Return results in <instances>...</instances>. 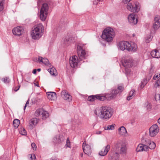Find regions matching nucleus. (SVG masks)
<instances>
[{
	"label": "nucleus",
	"mask_w": 160,
	"mask_h": 160,
	"mask_svg": "<svg viewBox=\"0 0 160 160\" xmlns=\"http://www.w3.org/2000/svg\"><path fill=\"white\" fill-rule=\"evenodd\" d=\"M98 112V116L101 119L107 120L112 117L113 111L110 107L103 106L100 108Z\"/></svg>",
	"instance_id": "f257e3e1"
},
{
	"label": "nucleus",
	"mask_w": 160,
	"mask_h": 160,
	"mask_svg": "<svg viewBox=\"0 0 160 160\" xmlns=\"http://www.w3.org/2000/svg\"><path fill=\"white\" fill-rule=\"evenodd\" d=\"M115 35L114 30L112 28L108 27L103 31L101 37L102 39L109 42L112 41Z\"/></svg>",
	"instance_id": "f03ea898"
},
{
	"label": "nucleus",
	"mask_w": 160,
	"mask_h": 160,
	"mask_svg": "<svg viewBox=\"0 0 160 160\" xmlns=\"http://www.w3.org/2000/svg\"><path fill=\"white\" fill-rule=\"evenodd\" d=\"M44 30V27L41 23L35 26L32 31L31 35L34 39H39L42 36Z\"/></svg>",
	"instance_id": "7ed1b4c3"
},
{
	"label": "nucleus",
	"mask_w": 160,
	"mask_h": 160,
	"mask_svg": "<svg viewBox=\"0 0 160 160\" xmlns=\"http://www.w3.org/2000/svg\"><path fill=\"white\" fill-rule=\"evenodd\" d=\"M124 89V87L122 86H118L116 89L112 90L110 93H107L105 96V99L106 98L108 100H110L116 97L117 95L122 92Z\"/></svg>",
	"instance_id": "20e7f679"
},
{
	"label": "nucleus",
	"mask_w": 160,
	"mask_h": 160,
	"mask_svg": "<svg viewBox=\"0 0 160 160\" xmlns=\"http://www.w3.org/2000/svg\"><path fill=\"white\" fill-rule=\"evenodd\" d=\"M48 7L46 3H43L41 8L40 12V18L42 21H44L48 13Z\"/></svg>",
	"instance_id": "39448f33"
},
{
	"label": "nucleus",
	"mask_w": 160,
	"mask_h": 160,
	"mask_svg": "<svg viewBox=\"0 0 160 160\" xmlns=\"http://www.w3.org/2000/svg\"><path fill=\"white\" fill-rule=\"evenodd\" d=\"M115 148L119 154H124L126 153L127 147L125 143L121 142H118L115 145Z\"/></svg>",
	"instance_id": "423d86ee"
},
{
	"label": "nucleus",
	"mask_w": 160,
	"mask_h": 160,
	"mask_svg": "<svg viewBox=\"0 0 160 160\" xmlns=\"http://www.w3.org/2000/svg\"><path fill=\"white\" fill-rule=\"evenodd\" d=\"M77 51L80 61H82L86 58L88 55L86 51L82 47L78 45L77 46Z\"/></svg>",
	"instance_id": "0eeeda50"
},
{
	"label": "nucleus",
	"mask_w": 160,
	"mask_h": 160,
	"mask_svg": "<svg viewBox=\"0 0 160 160\" xmlns=\"http://www.w3.org/2000/svg\"><path fill=\"white\" fill-rule=\"evenodd\" d=\"M128 9L133 12H138L140 10V7L138 2H136L133 5L129 4L127 5Z\"/></svg>",
	"instance_id": "6e6552de"
},
{
	"label": "nucleus",
	"mask_w": 160,
	"mask_h": 160,
	"mask_svg": "<svg viewBox=\"0 0 160 160\" xmlns=\"http://www.w3.org/2000/svg\"><path fill=\"white\" fill-rule=\"evenodd\" d=\"M79 62L78 57L76 55L70 58L69 63L71 67L73 68H77Z\"/></svg>",
	"instance_id": "1a4fd4ad"
},
{
	"label": "nucleus",
	"mask_w": 160,
	"mask_h": 160,
	"mask_svg": "<svg viewBox=\"0 0 160 160\" xmlns=\"http://www.w3.org/2000/svg\"><path fill=\"white\" fill-rule=\"evenodd\" d=\"M82 149L84 152L89 156L90 155L92 152V148L90 145L87 144L86 142L84 141L82 145Z\"/></svg>",
	"instance_id": "9d476101"
},
{
	"label": "nucleus",
	"mask_w": 160,
	"mask_h": 160,
	"mask_svg": "<svg viewBox=\"0 0 160 160\" xmlns=\"http://www.w3.org/2000/svg\"><path fill=\"white\" fill-rule=\"evenodd\" d=\"M159 129L158 125L155 124L152 125L149 128V135L152 137L156 136L159 132Z\"/></svg>",
	"instance_id": "9b49d317"
},
{
	"label": "nucleus",
	"mask_w": 160,
	"mask_h": 160,
	"mask_svg": "<svg viewBox=\"0 0 160 160\" xmlns=\"http://www.w3.org/2000/svg\"><path fill=\"white\" fill-rule=\"evenodd\" d=\"M119 155L116 151H112L109 154L108 160H119Z\"/></svg>",
	"instance_id": "f8f14e48"
},
{
	"label": "nucleus",
	"mask_w": 160,
	"mask_h": 160,
	"mask_svg": "<svg viewBox=\"0 0 160 160\" xmlns=\"http://www.w3.org/2000/svg\"><path fill=\"white\" fill-rule=\"evenodd\" d=\"M128 45V41H120L117 43V46L119 50L124 51L125 50H127Z\"/></svg>",
	"instance_id": "ddd939ff"
},
{
	"label": "nucleus",
	"mask_w": 160,
	"mask_h": 160,
	"mask_svg": "<svg viewBox=\"0 0 160 160\" xmlns=\"http://www.w3.org/2000/svg\"><path fill=\"white\" fill-rule=\"evenodd\" d=\"M97 99L101 101H103L105 100V97L103 96L100 95L90 96L88 97V100L89 101L93 102Z\"/></svg>",
	"instance_id": "4468645a"
},
{
	"label": "nucleus",
	"mask_w": 160,
	"mask_h": 160,
	"mask_svg": "<svg viewBox=\"0 0 160 160\" xmlns=\"http://www.w3.org/2000/svg\"><path fill=\"white\" fill-rule=\"evenodd\" d=\"M129 22L132 25L137 24L138 22V19L136 18L135 15L134 13L129 14L128 17Z\"/></svg>",
	"instance_id": "2eb2a0df"
},
{
	"label": "nucleus",
	"mask_w": 160,
	"mask_h": 160,
	"mask_svg": "<svg viewBox=\"0 0 160 160\" xmlns=\"http://www.w3.org/2000/svg\"><path fill=\"white\" fill-rule=\"evenodd\" d=\"M24 29L22 27L18 26L12 30L13 34L17 36H20L23 33Z\"/></svg>",
	"instance_id": "dca6fc26"
},
{
	"label": "nucleus",
	"mask_w": 160,
	"mask_h": 160,
	"mask_svg": "<svg viewBox=\"0 0 160 160\" xmlns=\"http://www.w3.org/2000/svg\"><path fill=\"white\" fill-rule=\"evenodd\" d=\"M128 45H127V50L129 52H135L136 51L137 47L134 43H129L128 42Z\"/></svg>",
	"instance_id": "f3484780"
},
{
	"label": "nucleus",
	"mask_w": 160,
	"mask_h": 160,
	"mask_svg": "<svg viewBox=\"0 0 160 160\" xmlns=\"http://www.w3.org/2000/svg\"><path fill=\"white\" fill-rule=\"evenodd\" d=\"M64 140V138L62 135H56L53 139V142L54 143L60 144Z\"/></svg>",
	"instance_id": "a211bd4d"
},
{
	"label": "nucleus",
	"mask_w": 160,
	"mask_h": 160,
	"mask_svg": "<svg viewBox=\"0 0 160 160\" xmlns=\"http://www.w3.org/2000/svg\"><path fill=\"white\" fill-rule=\"evenodd\" d=\"M131 59H126L122 60V65L126 68L132 67L133 65Z\"/></svg>",
	"instance_id": "6ab92c4d"
},
{
	"label": "nucleus",
	"mask_w": 160,
	"mask_h": 160,
	"mask_svg": "<svg viewBox=\"0 0 160 160\" xmlns=\"http://www.w3.org/2000/svg\"><path fill=\"white\" fill-rule=\"evenodd\" d=\"M62 98L64 100H67L69 102L72 101V97L66 90H63L61 93Z\"/></svg>",
	"instance_id": "aec40b11"
},
{
	"label": "nucleus",
	"mask_w": 160,
	"mask_h": 160,
	"mask_svg": "<svg viewBox=\"0 0 160 160\" xmlns=\"http://www.w3.org/2000/svg\"><path fill=\"white\" fill-rule=\"evenodd\" d=\"M148 150V146L146 144H139L136 148V150L137 152L141 151H147Z\"/></svg>",
	"instance_id": "412c9836"
},
{
	"label": "nucleus",
	"mask_w": 160,
	"mask_h": 160,
	"mask_svg": "<svg viewBox=\"0 0 160 160\" xmlns=\"http://www.w3.org/2000/svg\"><path fill=\"white\" fill-rule=\"evenodd\" d=\"M110 148V145H107L104 148L102 149L98 153V154L101 156H104L106 155Z\"/></svg>",
	"instance_id": "4be33fe9"
},
{
	"label": "nucleus",
	"mask_w": 160,
	"mask_h": 160,
	"mask_svg": "<svg viewBox=\"0 0 160 160\" xmlns=\"http://www.w3.org/2000/svg\"><path fill=\"white\" fill-rule=\"evenodd\" d=\"M47 98L50 100H54L57 98L56 94L55 92H47Z\"/></svg>",
	"instance_id": "5701e85b"
},
{
	"label": "nucleus",
	"mask_w": 160,
	"mask_h": 160,
	"mask_svg": "<svg viewBox=\"0 0 160 160\" xmlns=\"http://www.w3.org/2000/svg\"><path fill=\"white\" fill-rule=\"evenodd\" d=\"M38 123V120L36 118H34L31 119L29 122V127L31 129H32L33 126H35Z\"/></svg>",
	"instance_id": "b1692460"
},
{
	"label": "nucleus",
	"mask_w": 160,
	"mask_h": 160,
	"mask_svg": "<svg viewBox=\"0 0 160 160\" xmlns=\"http://www.w3.org/2000/svg\"><path fill=\"white\" fill-rule=\"evenodd\" d=\"M152 56L154 58H160V50L155 49L152 51L151 52Z\"/></svg>",
	"instance_id": "393cba45"
},
{
	"label": "nucleus",
	"mask_w": 160,
	"mask_h": 160,
	"mask_svg": "<svg viewBox=\"0 0 160 160\" xmlns=\"http://www.w3.org/2000/svg\"><path fill=\"white\" fill-rule=\"evenodd\" d=\"M145 141L147 142L145 144L148 146V149L150 148L151 149H153L155 148L156 144L154 142L152 141L151 142L149 139L146 140Z\"/></svg>",
	"instance_id": "a878e982"
},
{
	"label": "nucleus",
	"mask_w": 160,
	"mask_h": 160,
	"mask_svg": "<svg viewBox=\"0 0 160 160\" xmlns=\"http://www.w3.org/2000/svg\"><path fill=\"white\" fill-rule=\"evenodd\" d=\"M160 27V23L153 22L152 25V29L151 30L152 33H155L156 31Z\"/></svg>",
	"instance_id": "bb28decb"
},
{
	"label": "nucleus",
	"mask_w": 160,
	"mask_h": 160,
	"mask_svg": "<svg viewBox=\"0 0 160 160\" xmlns=\"http://www.w3.org/2000/svg\"><path fill=\"white\" fill-rule=\"evenodd\" d=\"M38 61H39V62H42L48 66L50 64L48 60L46 58H43L41 57H38Z\"/></svg>",
	"instance_id": "cd10ccee"
},
{
	"label": "nucleus",
	"mask_w": 160,
	"mask_h": 160,
	"mask_svg": "<svg viewBox=\"0 0 160 160\" xmlns=\"http://www.w3.org/2000/svg\"><path fill=\"white\" fill-rule=\"evenodd\" d=\"M119 133L120 135H124L127 133L125 128L123 126H121L118 128Z\"/></svg>",
	"instance_id": "c85d7f7f"
},
{
	"label": "nucleus",
	"mask_w": 160,
	"mask_h": 160,
	"mask_svg": "<svg viewBox=\"0 0 160 160\" xmlns=\"http://www.w3.org/2000/svg\"><path fill=\"white\" fill-rule=\"evenodd\" d=\"M48 71L51 75L53 76H55L57 75V71L54 67L48 69Z\"/></svg>",
	"instance_id": "c756f323"
},
{
	"label": "nucleus",
	"mask_w": 160,
	"mask_h": 160,
	"mask_svg": "<svg viewBox=\"0 0 160 160\" xmlns=\"http://www.w3.org/2000/svg\"><path fill=\"white\" fill-rule=\"evenodd\" d=\"M42 118L43 119H45L47 118H48L49 116V114L48 112L43 111L42 112Z\"/></svg>",
	"instance_id": "7c9ffc66"
},
{
	"label": "nucleus",
	"mask_w": 160,
	"mask_h": 160,
	"mask_svg": "<svg viewBox=\"0 0 160 160\" xmlns=\"http://www.w3.org/2000/svg\"><path fill=\"white\" fill-rule=\"evenodd\" d=\"M135 90H132L129 93V96L127 98L128 100H130L135 94Z\"/></svg>",
	"instance_id": "2f4dec72"
},
{
	"label": "nucleus",
	"mask_w": 160,
	"mask_h": 160,
	"mask_svg": "<svg viewBox=\"0 0 160 160\" xmlns=\"http://www.w3.org/2000/svg\"><path fill=\"white\" fill-rule=\"evenodd\" d=\"M20 123V121L18 119H15L13 122V124L14 127L17 128L19 126Z\"/></svg>",
	"instance_id": "473e14b6"
},
{
	"label": "nucleus",
	"mask_w": 160,
	"mask_h": 160,
	"mask_svg": "<svg viewBox=\"0 0 160 160\" xmlns=\"http://www.w3.org/2000/svg\"><path fill=\"white\" fill-rule=\"evenodd\" d=\"M148 82V81L147 79H144L142 81L140 84V88H143L147 84Z\"/></svg>",
	"instance_id": "72a5a7b5"
},
{
	"label": "nucleus",
	"mask_w": 160,
	"mask_h": 160,
	"mask_svg": "<svg viewBox=\"0 0 160 160\" xmlns=\"http://www.w3.org/2000/svg\"><path fill=\"white\" fill-rule=\"evenodd\" d=\"M153 22L160 23V17L158 15H156L154 18Z\"/></svg>",
	"instance_id": "f704fd0d"
},
{
	"label": "nucleus",
	"mask_w": 160,
	"mask_h": 160,
	"mask_svg": "<svg viewBox=\"0 0 160 160\" xmlns=\"http://www.w3.org/2000/svg\"><path fill=\"white\" fill-rule=\"evenodd\" d=\"M4 1L5 0H0V11H2L4 8Z\"/></svg>",
	"instance_id": "c9c22d12"
},
{
	"label": "nucleus",
	"mask_w": 160,
	"mask_h": 160,
	"mask_svg": "<svg viewBox=\"0 0 160 160\" xmlns=\"http://www.w3.org/2000/svg\"><path fill=\"white\" fill-rule=\"evenodd\" d=\"M65 147L66 148L68 147L71 148L70 142L68 138L66 141V143L65 146Z\"/></svg>",
	"instance_id": "e433bc0d"
},
{
	"label": "nucleus",
	"mask_w": 160,
	"mask_h": 160,
	"mask_svg": "<svg viewBox=\"0 0 160 160\" xmlns=\"http://www.w3.org/2000/svg\"><path fill=\"white\" fill-rule=\"evenodd\" d=\"M115 126V124H112L110 125H108L107 126V128H105V129L109 130H113L114 129Z\"/></svg>",
	"instance_id": "4c0bfd02"
},
{
	"label": "nucleus",
	"mask_w": 160,
	"mask_h": 160,
	"mask_svg": "<svg viewBox=\"0 0 160 160\" xmlns=\"http://www.w3.org/2000/svg\"><path fill=\"white\" fill-rule=\"evenodd\" d=\"M154 86L156 88L160 87V78L155 82Z\"/></svg>",
	"instance_id": "58836bf2"
},
{
	"label": "nucleus",
	"mask_w": 160,
	"mask_h": 160,
	"mask_svg": "<svg viewBox=\"0 0 160 160\" xmlns=\"http://www.w3.org/2000/svg\"><path fill=\"white\" fill-rule=\"evenodd\" d=\"M19 132L20 134L22 135H25L26 134V131L24 128H21L19 131Z\"/></svg>",
	"instance_id": "ea45409f"
},
{
	"label": "nucleus",
	"mask_w": 160,
	"mask_h": 160,
	"mask_svg": "<svg viewBox=\"0 0 160 160\" xmlns=\"http://www.w3.org/2000/svg\"><path fill=\"white\" fill-rule=\"evenodd\" d=\"M41 110L40 109H38L37 110L35 113V116L38 117L39 116L41 113L42 112Z\"/></svg>",
	"instance_id": "a19ab883"
},
{
	"label": "nucleus",
	"mask_w": 160,
	"mask_h": 160,
	"mask_svg": "<svg viewBox=\"0 0 160 160\" xmlns=\"http://www.w3.org/2000/svg\"><path fill=\"white\" fill-rule=\"evenodd\" d=\"M152 38L150 35H149L148 36L146 39V43H149L151 41Z\"/></svg>",
	"instance_id": "79ce46f5"
},
{
	"label": "nucleus",
	"mask_w": 160,
	"mask_h": 160,
	"mask_svg": "<svg viewBox=\"0 0 160 160\" xmlns=\"http://www.w3.org/2000/svg\"><path fill=\"white\" fill-rule=\"evenodd\" d=\"M3 81L6 83H8L10 82V79L9 78L6 77L3 79Z\"/></svg>",
	"instance_id": "37998d69"
},
{
	"label": "nucleus",
	"mask_w": 160,
	"mask_h": 160,
	"mask_svg": "<svg viewBox=\"0 0 160 160\" xmlns=\"http://www.w3.org/2000/svg\"><path fill=\"white\" fill-rule=\"evenodd\" d=\"M31 146L33 150H36L37 146L36 144L34 143H32L31 144Z\"/></svg>",
	"instance_id": "c03bdc74"
},
{
	"label": "nucleus",
	"mask_w": 160,
	"mask_h": 160,
	"mask_svg": "<svg viewBox=\"0 0 160 160\" xmlns=\"http://www.w3.org/2000/svg\"><path fill=\"white\" fill-rule=\"evenodd\" d=\"M30 158L32 160H36V156L34 154H31Z\"/></svg>",
	"instance_id": "a18cd8bd"
},
{
	"label": "nucleus",
	"mask_w": 160,
	"mask_h": 160,
	"mask_svg": "<svg viewBox=\"0 0 160 160\" xmlns=\"http://www.w3.org/2000/svg\"><path fill=\"white\" fill-rule=\"evenodd\" d=\"M146 108L148 110H149L151 108V106L149 104H148L146 106Z\"/></svg>",
	"instance_id": "49530a36"
},
{
	"label": "nucleus",
	"mask_w": 160,
	"mask_h": 160,
	"mask_svg": "<svg viewBox=\"0 0 160 160\" xmlns=\"http://www.w3.org/2000/svg\"><path fill=\"white\" fill-rule=\"evenodd\" d=\"M159 78V76L158 75H155L154 76V77H153V79L155 80L156 79V78Z\"/></svg>",
	"instance_id": "de8ad7c7"
},
{
	"label": "nucleus",
	"mask_w": 160,
	"mask_h": 160,
	"mask_svg": "<svg viewBox=\"0 0 160 160\" xmlns=\"http://www.w3.org/2000/svg\"><path fill=\"white\" fill-rule=\"evenodd\" d=\"M20 85H19L18 86V88H17L16 87L14 89V91H15V92H17V91L20 88Z\"/></svg>",
	"instance_id": "09e8293b"
},
{
	"label": "nucleus",
	"mask_w": 160,
	"mask_h": 160,
	"mask_svg": "<svg viewBox=\"0 0 160 160\" xmlns=\"http://www.w3.org/2000/svg\"><path fill=\"white\" fill-rule=\"evenodd\" d=\"M33 61L35 62H39V61H38V58H34L33 59Z\"/></svg>",
	"instance_id": "8fccbe9b"
},
{
	"label": "nucleus",
	"mask_w": 160,
	"mask_h": 160,
	"mask_svg": "<svg viewBox=\"0 0 160 160\" xmlns=\"http://www.w3.org/2000/svg\"><path fill=\"white\" fill-rule=\"evenodd\" d=\"M102 133V132L101 131H98L96 132V134H100Z\"/></svg>",
	"instance_id": "3c124183"
},
{
	"label": "nucleus",
	"mask_w": 160,
	"mask_h": 160,
	"mask_svg": "<svg viewBox=\"0 0 160 160\" xmlns=\"http://www.w3.org/2000/svg\"><path fill=\"white\" fill-rule=\"evenodd\" d=\"M37 70L36 69H34L33 70V73L34 74H35L36 73Z\"/></svg>",
	"instance_id": "603ef678"
},
{
	"label": "nucleus",
	"mask_w": 160,
	"mask_h": 160,
	"mask_svg": "<svg viewBox=\"0 0 160 160\" xmlns=\"http://www.w3.org/2000/svg\"><path fill=\"white\" fill-rule=\"evenodd\" d=\"M29 100H28L27 101L25 105H26V106H27L29 104Z\"/></svg>",
	"instance_id": "864d4df0"
},
{
	"label": "nucleus",
	"mask_w": 160,
	"mask_h": 160,
	"mask_svg": "<svg viewBox=\"0 0 160 160\" xmlns=\"http://www.w3.org/2000/svg\"><path fill=\"white\" fill-rule=\"evenodd\" d=\"M157 95H158L159 96V100L160 101V94H157L155 95V97L157 96Z\"/></svg>",
	"instance_id": "5fc2aeb1"
},
{
	"label": "nucleus",
	"mask_w": 160,
	"mask_h": 160,
	"mask_svg": "<svg viewBox=\"0 0 160 160\" xmlns=\"http://www.w3.org/2000/svg\"><path fill=\"white\" fill-rule=\"evenodd\" d=\"M98 113H97V111L96 110H95V111H94V113H95V114L96 115H97L98 116Z\"/></svg>",
	"instance_id": "6e6d98bb"
},
{
	"label": "nucleus",
	"mask_w": 160,
	"mask_h": 160,
	"mask_svg": "<svg viewBox=\"0 0 160 160\" xmlns=\"http://www.w3.org/2000/svg\"><path fill=\"white\" fill-rule=\"evenodd\" d=\"M158 122L160 124V118L158 120Z\"/></svg>",
	"instance_id": "4d7b16f0"
},
{
	"label": "nucleus",
	"mask_w": 160,
	"mask_h": 160,
	"mask_svg": "<svg viewBox=\"0 0 160 160\" xmlns=\"http://www.w3.org/2000/svg\"><path fill=\"white\" fill-rule=\"evenodd\" d=\"M50 160H56L55 158H51Z\"/></svg>",
	"instance_id": "13d9d810"
},
{
	"label": "nucleus",
	"mask_w": 160,
	"mask_h": 160,
	"mask_svg": "<svg viewBox=\"0 0 160 160\" xmlns=\"http://www.w3.org/2000/svg\"><path fill=\"white\" fill-rule=\"evenodd\" d=\"M37 71H38L39 72V71H40V70H41V69H40V68H38V69H37Z\"/></svg>",
	"instance_id": "bf43d9fd"
},
{
	"label": "nucleus",
	"mask_w": 160,
	"mask_h": 160,
	"mask_svg": "<svg viewBox=\"0 0 160 160\" xmlns=\"http://www.w3.org/2000/svg\"><path fill=\"white\" fill-rule=\"evenodd\" d=\"M27 107V106H26V105H25L24 107V110H25L26 108V107Z\"/></svg>",
	"instance_id": "052dcab7"
},
{
	"label": "nucleus",
	"mask_w": 160,
	"mask_h": 160,
	"mask_svg": "<svg viewBox=\"0 0 160 160\" xmlns=\"http://www.w3.org/2000/svg\"><path fill=\"white\" fill-rule=\"evenodd\" d=\"M81 156L82 157L83 156V154L82 153H81Z\"/></svg>",
	"instance_id": "680f3d73"
},
{
	"label": "nucleus",
	"mask_w": 160,
	"mask_h": 160,
	"mask_svg": "<svg viewBox=\"0 0 160 160\" xmlns=\"http://www.w3.org/2000/svg\"><path fill=\"white\" fill-rule=\"evenodd\" d=\"M37 86H38V87H39V85H37Z\"/></svg>",
	"instance_id": "e2e57ef3"
},
{
	"label": "nucleus",
	"mask_w": 160,
	"mask_h": 160,
	"mask_svg": "<svg viewBox=\"0 0 160 160\" xmlns=\"http://www.w3.org/2000/svg\"><path fill=\"white\" fill-rule=\"evenodd\" d=\"M158 76H159V77H160V73Z\"/></svg>",
	"instance_id": "0e129e2a"
}]
</instances>
